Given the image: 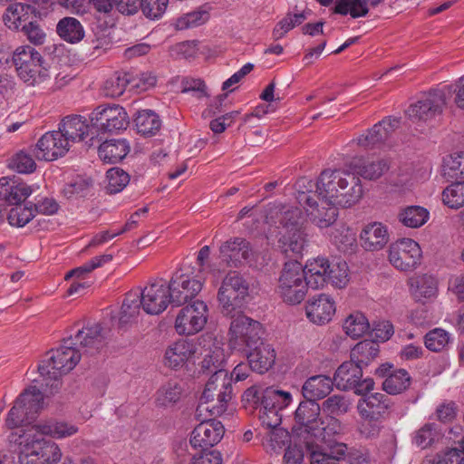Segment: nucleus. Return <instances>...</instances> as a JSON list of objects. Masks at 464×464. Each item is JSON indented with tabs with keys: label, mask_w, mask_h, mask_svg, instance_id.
Returning <instances> with one entry per match:
<instances>
[{
	"label": "nucleus",
	"mask_w": 464,
	"mask_h": 464,
	"mask_svg": "<svg viewBox=\"0 0 464 464\" xmlns=\"http://www.w3.org/2000/svg\"><path fill=\"white\" fill-rule=\"evenodd\" d=\"M9 442L18 464H54L62 458L58 444L41 437L35 430L14 431L9 435Z\"/></svg>",
	"instance_id": "obj_1"
},
{
	"label": "nucleus",
	"mask_w": 464,
	"mask_h": 464,
	"mask_svg": "<svg viewBox=\"0 0 464 464\" xmlns=\"http://www.w3.org/2000/svg\"><path fill=\"white\" fill-rule=\"evenodd\" d=\"M69 343V340H65L63 344L53 350L50 358L38 367L45 386H50L51 390L59 388V378L72 371L81 359L80 351Z\"/></svg>",
	"instance_id": "obj_2"
},
{
	"label": "nucleus",
	"mask_w": 464,
	"mask_h": 464,
	"mask_svg": "<svg viewBox=\"0 0 464 464\" xmlns=\"http://www.w3.org/2000/svg\"><path fill=\"white\" fill-rule=\"evenodd\" d=\"M12 61L19 78L28 86H40L50 81V72L44 66L41 53L29 45L18 46Z\"/></svg>",
	"instance_id": "obj_3"
},
{
	"label": "nucleus",
	"mask_w": 464,
	"mask_h": 464,
	"mask_svg": "<svg viewBox=\"0 0 464 464\" xmlns=\"http://www.w3.org/2000/svg\"><path fill=\"white\" fill-rule=\"evenodd\" d=\"M307 288L302 264L297 261L286 262L277 285V293L283 301L289 304H300L307 294Z\"/></svg>",
	"instance_id": "obj_4"
},
{
	"label": "nucleus",
	"mask_w": 464,
	"mask_h": 464,
	"mask_svg": "<svg viewBox=\"0 0 464 464\" xmlns=\"http://www.w3.org/2000/svg\"><path fill=\"white\" fill-rule=\"evenodd\" d=\"M231 378L226 371H217L208 382L201 395V403L214 402L206 408L212 415H222L227 408V402L232 399Z\"/></svg>",
	"instance_id": "obj_5"
},
{
	"label": "nucleus",
	"mask_w": 464,
	"mask_h": 464,
	"mask_svg": "<svg viewBox=\"0 0 464 464\" xmlns=\"http://www.w3.org/2000/svg\"><path fill=\"white\" fill-rule=\"evenodd\" d=\"M248 293L249 285L239 273H227L218 292L222 313L231 315L237 309L241 308Z\"/></svg>",
	"instance_id": "obj_6"
},
{
	"label": "nucleus",
	"mask_w": 464,
	"mask_h": 464,
	"mask_svg": "<svg viewBox=\"0 0 464 464\" xmlns=\"http://www.w3.org/2000/svg\"><path fill=\"white\" fill-rule=\"evenodd\" d=\"M261 324L246 315L234 318L229 328V346L233 350L246 352L261 342Z\"/></svg>",
	"instance_id": "obj_7"
},
{
	"label": "nucleus",
	"mask_w": 464,
	"mask_h": 464,
	"mask_svg": "<svg viewBox=\"0 0 464 464\" xmlns=\"http://www.w3.org/2000/svg\"><path fill=\"white\" fill-rule=\"evenodd\" d=\"M298 201L304 206L307 219L320 228L328 227L333 225L337 217V207L314 192H302Z\"/></svg>",
	"instance_id": "obj_8"
},
{
	"label": "nucleus",
	"mask_w": 464,
	"mask_h": 464,
	"mask_svg": "<svg viewBox=\"0 0 464 464\" xmlns=\"http://www.w3.org/2000/svg\"><path fill=\"white\" fill-rule=\"evenodd\" d=\"M208 319L207 304L201 300H195L179 311L174 327L179 335H192L203 330Z\"/></svg>",
	"instance_id": "obj_9"
},
{
	"label": "nucleus",
	"mask_w": 464,
	"mask_h": 464,
	"mask_svg": "<svg viewBox=\"0 0 464 464\" xmlns=\"http://www.w3.org/2000/svg\"><path fill=\"white\" fill-rule=\"evenodd\" d=\"M421 258V248L413 239L402 238L389 246V262L397 270L412 271L420 266Z\"/></svg>",
	"instance_id": "obj_10"
},
{
	"label": "nucleus",
	"mask_w": 464,
	"mask_h": 464,
	"mask_svg": "<svg viewBox=\"0 0 464 464\" xmlns=\"http://www.w3.org/2000/svg\"><path fill=\"white\" fill-rule=\"evenodd\" d=\"M92 125L103 132H119L126 130L130 120L125 109L117 104L97 106L90 114Z\"/></svg>",
	"instance_id": "obj_11"
},
{
	"label": "nucleus",
	"mask_w": 464,
	"mask_h": 464,
	"mask_svg": "<svg viewBox=\"0 0 464 464\" xmlns=\"http://www.w3.org/2000/svg\"><path fill=\"white\" fill-rule=\"evenodd\" d=\"M202 286L203 282L192 275L184 273L182 269L176 271L167 285L170 304L180 306L190 302L202 290Z\"/></svg>",
	"instance_id": "obj_12"
},
{
	"label": "nucleus",
	"mask_w": 464,
	"mask_h": 464,
	"mask_svg": "<svg viewBox=\"0 0 464 464\" xmlns=\"http://www.w3.org/2000/svg\"><path fill=\"white\" fill-rule=\"evenodd\" d=\"M445 105V96L440 91L424 93L415 103L411 104L407 113L410 118L428 121L440 114Z\"/></svg>",
	"instance_id": "obj_13"
},
{
	"label": "nucleus",
	"mask_w": 464,
	"mask_h": 464,
	"mask_svg": "<svg viewBox=\"0 0 464 464\" xmlns=\"http://www.w3.org/2000/svg\"><path fill=\"white\" fill-rule=\"evenodd\" d=\"M140 295L142 309L149 314H159L170 304L167 284L163 279L145 286Z\"/></svg>",
	"instance_id": "obj_14"
},
{
	"label": "nucleus",
	"mask_w": 464,
	"mask_h": 464,
	"mask_svg": "<svg viewBox=\"0 0 464 464\" xmlns=\"http://www.w3.org/2000/svg\"><path fill=\"white\" fill-rule=\"evenodd\" d=\"M66 139L61 131L53 130L45 132L37 141L35 157L41 160L53 161L63 157L70 150Z\"/></svg>",
	"instance_id": "obj_15"
},
{
	"label": "nucleus",
	"mask_w": 464,
	"mask_h": 464,
	"mask_svg": "<svg viewBox=\"0 0 464 464\" xmlns=\"http://www.w3.org/2000/svg\"><path fill=\"white\" fill-rule=\"evenodd\" d=\"M225 433L223 424L216 420H208L198 424L190 433L189 442L194 449L211 448L217 445Z\"/></svg>",
	"instance_id": "obj_16"
},
{
	"label": "nucleus",
	"mask_w": 464,
	"mask_h": 464,
	"mask_svg": "<svg viewBox=\"0 0 464 464\" xmlns=\"http://www.w3.org/2000/svg\"><path fill=\"white\" fill-rule=\"evenodd\" d=\"M198 344L203 349L201 352L203 355L201 362L202 369L213 373L217 371H224L223 365L226 357L222 343L213 337L212 334H207L200 336Z\"/></svg>",
	"instance_id": "obj_17"
},
{
	"label": "nucleus",
	"mask_w": 464,
	"mask_h": 464,
	"mask_svg": "<svg viewBox=\"0 0 464 464\" xmlns=\"http://www.w3.org/2000/svg\"><path fill=\"white\" fill-rule=\"evenodd\" d=\"M335 310V302L326 294L315 295L305 304L306 317L317 325L328 324L333 319Z\"/></svg>",
	"instance_id": "obj_18"
},
{
	"label": "nucleus",
	"mask_w": 464,
	"mask_h": 464,
	"mask_svg": "<svg viewBox=\"0 0 464 464\" xmlns=\"http://www.w3.org/2000/svg\"><path fill=\"white\" fill-rule=\"evenodd\" d=\"M321 406L311 401H303L295 412V426L294 430L298 435H313L321 418Z\"/></svg>",
	"instance_id": "obj_19"
},
{
	"label": "nucleus",
	"mask_w": 464,
	"mask_h": 464,
	"mask_svg": "<svg viewBox=\"0 0 464 464\" xmlns=\"http://www.w3.org/2000/svg\"><path fill=\"white\" fill-rule=\"evenodd\" d=\"M363 196L361 179L353 171L348 170L339 194H335L330 203L336 207L351 208L357 204Z\"/></svg>",
	"instance_id": "obj_20"
},
{
	"label": "nucleus",
	"mask_w": 464,
	"mask_h": 464,
	"mask_svg": "<svg viewBox=\"0 0 464 464\" xmlns=\"http://www.w3.org/2000/svg\"><path fill=\"white\" fill-rule=\"evenodd\" d=\"M400 121L396 118H385L357 138V145L364 150L373 149L382 143L398 128Z\"/></svg>",
	"instance_id": "obj_21"
},
{
	"label": "nucleus",
	"mask_w": 464,
	"mask_h": 464,
	"mask_svg": "<svg viewBox=\"0 0 464 464\" xmlns=\"http://www.w3.org/2000/svg\"><path fill=\"white\" fill-rule=\"evenodd\" d=\"M311 464H341L340 459L344 457L347 446L344 443L329 445V450L318 443L305 441Z\"/></svg>",
	"instance_id": "obj_22"
},
{
	"label": "nucleus",
	"mask_w": 464,
	"mask_h": 464,
	"mask_svg": "<svg viewBox=\"0 0 464 464\" xmlns=\"http://www.w3.org/2000/svg\"><path fill=\"white\" fill-rule=\"evenodd\" d=\"M102 327L100 324H92L91 326L83 327L77 331L74 337H70L68 340L69 344H72L80 352L94 353L99 351L103 345V335L102 334Z\"/></svg>",
	"instance_id": "obj_23"
},
{
	"label": "nucleus",
	"mask_w": 464,
	"mask_h": 464,
	"mask_svg": "<svg viewBox=\"0 0 464 464\" xmlns=\"http://www.w3.org/2000/svg\"><path fill=\"white\" fill-rule=\"evenodd\" d=\"M410 292L416 302L432 303L438 296V281L433 276L423 274L409 280Z\"/></svg>",
	"instance_id": "obj_24"
},
{
	"label": "nucleus",
	"mask_w": 464,
	"mask_h": 464,
	"mask_svg": "<svg viewBox=\"0 0 464 464\" xmlns=\"http://www.w3.org/2000/svg\"><path fill=\"white\" fill-rule=\"evenodd\" d=\"M348 173L347 169H325L324 170L316 182V193L318 197L326 199L328 202L335 194H339V190L343 185L344 178Z\"/></svg>",
	"instance_id": "obj_25"
},
{
	"label": "nucleus",
	"mask_w": 464,
	"mask_h": 464,
	"mask_svg": "<svg viewBox=\"0 0 464 464\" xmlns=\"http://www.w3.org/2000/svg\"><path fill=\"white\" fill-rule=\"evenodd\" d=\"M219 252L227 265L233 267H237L248 260L252 254L249 243L241 237H234L224 242L219 247Z\"/></svg>",
	"instance_id": "obj_26"
},
{
	"label": "nucleus",
	"mask_w": 464,
	"mask_h": 464,
	"mask_svg": "<svg viewBox=\"0 0 464 464\" xmlns=\"http://www.w3.org/2000/svg\"><path fill=\"white\" fill-rule=\"evenodd\" d=\"M388 241V228L381 222L365 225L360 233L361 246L366 251H379L386 246Z\"/></svg>",
	"instance_id": "obj_27"
},
{
	"label": "nucleus",
	"mask_w": 464,
	"mask_h": 464,
	"mask_svg": "<svg viewBox=\"0 0 464 464\" xmlns=\"http://www.w3.org/2000/svg\"><path fill=\"white\" fill-rule=\"evenodd\" d=\"M350 168L356 176L366 180H377L389 170L388 161L381 158L353 160Z\"/></svg>",
	"instance_id": "obj_28"
},
{
	"label": "nucleus",
	"mask_w": 464,
	"mask_h": 464,
	"mask_svg": "<svg viewBox=\"0 0 464 464\" xmlns=\"http://www.w3.org/2000/svg\"><path fill=\"white\" fill-rule=\"evenodd\" d=\"M90 126L86 119L81 115L64 117L58 125V130L66 139L70 147L75 142L82 141L89 134Z\"/></svg>",
	"instance_id": "obj_29"
},
{
	"label": "nucleus",
	"mask_w": 464,
	"mask_h": 464,
	"mask_svg": "<svg viewBox=\"0 0 464 464\" xmlns=\"http://www.w3.org/2000/svg\"><path fill=\"white\" fill-rule=\"evenodd\" d=\"M390 408L387 395L380 392L372 393L358 401L357 409L365 420H377L383 416Z\"/></svg>",
	"instance_id": "obj_30"
},
{
	"label": "nucleus",
	"mask_w": 464,
	"mask_h": 464,
	"mask_svg": "<svg viewBox=\"0 0 464 464\" xmlns=\"http://www.w3.org/2000/svg\"><path fill=\"white\" fill-rule=\"evenodd\" d=\"M246 355L247 360L250 363V367L253 371L259 373L267 372L275 362L276 352L274 348L262 341L253 346L252 349H248L244 352Z\"/></svg>",
	"instance_id": "obj_31"
},
{
	"label": "nucleus",
	"mask_w": 464,
	"mask_h": 464,
	"mask_svg": "<svg viewBox=\"0 0 464 464\" xmlns=\"http://www.w3.org/2000/svg\"><path fill=\"white\" fill-rule=\"evenodd\" d=\"M32 193L33 189L24 182L8 177L0 179V199L9 205H21Z\"/></svg>",
	"instance_id": "obj_32"
},
{
	"label": "nucleus",
	"mask_w": 464,
	"mask_h": 464,
	"mask_svg": "<svg viewBox=\"0 0 464 464\" xmlns=\"http://www.w3.org/2000/svg\"><path fill=\"white\" fill-rule=\"evenodd\" d=\"M303 269L308 287L316 290L327 284L329 261L325 257L307 260Z\"/></svg>",
	"instance_id": "obj_33"
},
{
	"label": "nucleus",
	"mask_w": 464,
	"mask_h": 464,
	"mask_svg": "<svg viewBox=\"0 0 464 464\" xmlns=\"http://www.w3.org/2000/svg\"><path fill=\"white\" fill-rule=\"evenodd\" d=\"M362 377V369L351 359L337 368L333 380L338 390L349 391L355 388Z\"/></svg>",
	"instance_id": "obj_34"
},
{
	"label": "nucleus",
	"mask_w": 464,
	"mask_h": 464,
	"mask_svg": "<svg viewBox=\"0 0 464 464\" xmlns=\"http://www.w3.org/2000/svg\"><path fill=\"white\" fill-rule=\"evenodd\" d=\"M27 429L35 430L41 437L50 436L56 440L72 437L79 430L76 425L63 420H48L30 426Z\"/></svg>",
	"instance_id": "obj_35"
},
{
	"label": "nucleus",
	"mask_w": 464,
	"mask_h": 464,
	"mask_svg": "<svg viewBox=\"0 0 464 464\" xmlns=\"http://www.w3.org/2000/svg\"><path fill=\"white\" fill-rule=\"evenodd\" d=\"M280 234L278 246L285 255L288 256L302 255L307 242L304 227L293 229L292 232L281 231Z\"/></svg>",
	"instance_id": "obj_36"
},
{
	"label": "nucleus",
	"mask_w": 464,
	"mask_h": 464,
	"mask_svg": "<svg viewBox=\"0 0 464 464\" xmlns=\"http://www.w3.org/2000/svg\"><path fill=\"white\" fill-rule=\"evenodd\" d=\"M334 384V380L329 376L314 375L304 382L302 392L307 401H315L330 394Z\"/></svg>",
	"instance_id": "obj_37"
},
{
	"label": "nucleus",
	"mask_w": 464,
	"mask_h": 464,
	"mask_svg": "<svg viewBox=\"0 0 464 464\" xmlns=\"http://www.w3.org/2000/svg\"><path fill=\"white\" fill-rule=\"evenodd\" d=\"M196 353L194 344L185 340L174 343L165 352V364L172 369L182 367Z\"/></svg>",
	"instance_id": "obj_38"
},
{
	"label": "nucleus",
	"mask_w": 464,
	"mask_h": 464,
	"mask_svg": "<svg viewBox=\"0 0 464 464\" xmlns=\"http://www.w3.org/2000/svg\"><path fill=\"white\" fill-rule=\"evenodd\" d=\"M35 15L34 7L22 3H15L6 9L3 19L5 24L9 29L18 30L23 28L24 24H27L30 19Z\"/></svg>",
	"instance_id": "obj_39"
},
{
	"label": "nucleus",
	"mask_w": 464,
	"mask_h": 464,
	"mask_svg": "<svg viewBox=\"0 0 464 464\" xmlns=\"http://www.w3.org/2000/svg\"><path fill=\"white\" fill-rule=\"evenodd\" d=\"M130 149V144L124 139L109 140L100 145L98 153L102 161L111 164L123 160Z\"/></svg>",
	"instance_id": "obj_40"
},
{
	"label": "nucleus",
	"mask_w": 464,
	"mask_h": 464,
	"mask_svg": "<svg viewBox=\"0 0 464 464\" xmlns=\"http://www.w3.org/2000/svg\"><path fill=\"white\" fill-rule=\"evenodd\" d=\"M343 425L338 419L326 415V417L321 418L312 437L324 442L325 444L324 447L329 450V445L335 443L332 440V437L343 433Z\"/></svg>",
	"instance_id": "obj_41"
},
{
	"label": "nucleus",
	"mask_w": 464,
	"mask_h": 464,
	"mask_svg": "<svg viewBox=\"0 0 464 464\" xmlns=\"http://www.w3.org/2000/svg\"><path fill=\"white\" fill-rule=\"evenodd\" d=\"M380 352L378 343L372 340L359 342L351 350V359L362 369L373 362Z\"/></svg>",
	"instance_id": "obj_42"
},
{
	"label": "nucleus",
	"mask_w": 464,
	"mask_h": 464,
	"mask_svg": "<svg viewBox=\"0 0 464 464\" xmlns=\"http://www.w3.org/2000/svg\"><path fill=\"white\" fill-rule=\"evenodd\" d=\"M430 218L429 210L421 206H408L398 213L399 221L405 227L411 228H419L422 227Z\"/></svg>",
	"instance_id": "obj_43"
},
{
	"label": "nucleus",
	"mask_w": 464,
	"mask_h": 464,
	"mask_svg": "<svg viewBox=\"0 0 464 464\" xmlns=\"http://www.w3.org/2000/svg\"><path fill=\"white\" fill-rule=\"evenodd\" d=\"M58 35L70 44H76L84 37V29L82 24L74 17L61 19L56 26Z\"/></svg>",
	"instance_id": "obj_44"
},
{
	"label": "nucleus",
	"mask_w": 464,
	"mask_h": 464,
	"mask_svg": "<svg viewBox=\"0 0 464 464\" xmlns=\"http://www.w3.org/2000/svg\"><path fill=\"white\" fill-rule=\"evenodd\" d=\"M330 240L342 252H353L357 246L355 232L343 224L336 226L332 230Z\"/></svg>",
	"instance_id": "obj_45"
},
{
	"label": "nucleus",
	"mask_w": 464,
	"mask_h": 464,
	"mask_svg": "<svg viewBox=\"0 0 464 464\" xmlns=\"http://www.w3.org/2000/svg\"><path fill=\"white\" fill-rule=\"evenodd\" d=\"M343 330L349 337L358 339L369 333L370 323L364 314L356 311L343 320Z\"/></svg>",
	"instance_id": "obj_46"
},
{
	"label": "nucleus",
	"mask_w": 464,
	"mask_h": 464,
	"mask_svg": "<svg viewBox=\"0 0 464 464\" xmlns=\"http://www.w3.org/2000/svg\"><path fill=\"white\" fill-rule=\"evenodd\" d=\"M182 393L183 388L179 382H169L156 392L155 403L159 407H172L180 400Z\"/></svg>",
	"instance_id": "obj_47"
},
{
	"label": "nucleus",
	"mask_w": 464,
	"mask_h": 464,
	"mask_svg": "<svg viewBox=\"0 0 464 464\" xmlns=\"http://www.w3.org/2000/svg\"><path fill=\"white\" fill-rule=\"evenodd\" d=\"M292 401V395L288 392L274 387H267L262 392V406L265 409H276L282 411Z\"/></svg>",
	"instance_id": "obj_48"
},
{
	"label": "nucleus",
	"mask_w": 464,
	"mask_h": 464,
	"mask_svg": "<svg viewBox=\"0 0 464 464\" xmlns=\"http://www.w3.org/2000/svg\"><path fill=\"white\" fill-rule=\"evenodd\" d=\"M134 122L137 131L145 136L156 134L161 124L159 116L151 110L138 111Z\"/></svg>",
	"instance_id": "obj_49"
},
{
	"label": "nucleus",
	"mask_w": 464,
	"mask_h": 464,
	"mask_svg": "<svg viewBox=\"0 0 464 464\" xmlns=\"http://www.w3.org/2000/svg\"><path fill=\"white\" fill-rule=\"evenodd\" d=\"M276 214L282 231L292 232L293 229L304 227V218L298 207L283 206Z\"/></svg>",
	"instance_id": "obj_50"
},
{
	"label": "nucleus",
	"mask_w": 464,
	"mask_h": 464,
	"mask_svg": "<svg viewBox=\"0 0 464 464\" xmlns=\"http://www.w3.org/2000/svg\"><path fill=\"white\" fill-rule=\"evenodd\" d=\"M17 399L33 418L44 408L43 392L35 386L25 389Z\"/></svg>",
	"instance_id": "obj_51"
},
{
	"label": "nucleus",
	"mask_w": 464,
	"mask_h": 464,
	"mask_svg": "<svg viewBox=\"0 0 464 464\" xmlns=\"http://www.w3.org/2000/svg\"><path fill=\"white\" fill-rule=\"evenodd\" d=\"M442 175L448 179H464V153H454L443 159Z\"/></svg>",
	"instance_id": "obj_52"
},
{
	"label": "nucleus",
	"mask_w": 464,
	"mask_h": 464,
	"mask_svg": "<svg viewBox=\"0 0 464 464\" xmlns=\"http://www.w3.org/2000/svg\"><path fill=\"white\" fill-rule=\"evenodd\" d=\"M442 202L452 209L464 207V179L455 180L442 191Z\"/></svg>",
	"instance_id": "obj_53"
},
{
	"label": "nucleus",
	"mask_w": 464,
	"mask_h": 464,
	"mask_svg": "<svg viewBox=\"0 0 464 464\" xmlns=\"http://www.w3.org/2000/svg\"><path fill=\"white\" fill-rule=\"evenodd\" d=\"M410 384L411 377L408 372L401 369L388 374L382 387L387 393L395 395L404 392Z\"/></svg>",
	"instance_id": "obj_54"
},
{
	"label": "nucleus",
	"mask_w": 464,
	"mask_h": 464,
	"mask_svg": "<svg viewBox=\"0 0 464 464\" xmlns=\"http://www.w3.org/2000/svg\"><path fill=\"white\" fill-rule=\"evenodd\" d=\"M140 306L142 307L140 292L128 293L121 305L120 323L125 324L136 318L140 314Z\"/></svg>",
	"instance_id": "obj_55"
},
{
	"label": "nucleus",
	"mask_w": 464,
	"mask_h": 464,
	"mask_svg": "<svg viewBox=\"0 0 464 464\" xmlns=\"http://www.w3.org/2000/svg\"><path fill=\"white\" fill-rule=\"evenodd\" d=\"M289 440L290 436L288 431L278 427L268 430L262 443L266 451L276 453L282 450Z\"/></svg>",
	"instance_id": "obj_56"
},
{
	"label": "nucleus",
	"mask_w": 464,
	"mask_h": 464,
	"mask_svg": "<svg viewBox=\"0 0 464 464\" xmlns=\"http://www.w3.org/2000/svg\"><path fill=\"white\" fill-rule=\"evenodd\" d=\"M131 82L128 73H121L109 78L104 82L102 92L106 97L117 98L121 96L127 86Z\"/></svg>",
	"instance_id": "obj_57"
},
{
	"label": "nucleus",
	"mask_w": 464,
	"mask_h": 464,
	"mask_svg": "<svg viewBox=\"0 0 464 464\" xmlns=\"http://www.w3.org/2000/svg\"><path fill=\"white\" fill-rule=\"evenodd\" d=\"M320 406L324 414L335 417L348 411L350 401L343 395L334 394L324 400Z\"/></svg>",
	"instance_id": "obj_58"
},
{
	"label": "nucleus",
	"mask_w": 464,
	"mask_h": 464,
	"mask_svg": "<svg viewBox=\"0 0 464 464\" xmlns=\"http://www.w3.org/2000/svg\"><path fill=\"white\" fill-rule=\"evenodd\" d=\"M328 282L337 288H343L347 285L349 282V269L345 261L329 263Z\"/></svg>",
	"instance_id": "obj_59"
},
{
	"label": "nucleus",
	"mask_w": 464,
	"mask_h": 464,
	"mask_svg": "<svg viewBox=\"0 0 464 464\" xmlns=\"http://www.w3.org/2000/svg\"><path fill=\"white\" fill-rule=\"evenodd\" d=\"M106 190L109 194L121 192L130 182V176L120 168H111L107 171Z\"/></svg>",
	"instance_id": "obj_60"
},
{
	"label": "nucleus",
	"mask_w": 464,
	"mask_h": 464,
	"mask_svg": "<svg viewBox=\"0 0 464 464\" xmlns=\"http://www.w3.org/2000/svg\"><path fill=\"white\" fill-rule=\"evenodd\" d=\"M440 434L437 431L436 425L426 423L417 430L412 436V443L418 448L426 449L438 440Z\"/></svg>",
	"instance_id": "obj_61"
},
{
	"label": "nucleus",
	"mask_w": 464,
	"mask_h": 464,
	"mask_svg": "<svg viewBox=\"0 0 464 464\" xmlns=\"http://www.w3.org/2000/svg\"><path fill=\"white\" fill-rule=\"evenodd\" d=\"M307 18L306 12H301L298 14H288L285 18L277 23L273 30V35L276 39H280L285 34L293 29L295 26L301 24Z\"/></svg>",
	"instance_id": "obj_62"
},
{
	"label": "nucleus",
	"mask_w": 464,
	"mask_h": 464,
	"mask_svg": "<svg viewBox=\"0 0 464 464\" xmlns=\"http://www.w3.org/2000/svg\"><path fill=\"white\" fill-rule=\"evenodd\" d=\"M424 343L427 349L440 352L450 343V334L441 328H435L426 334Z\"/></svg>",
	"instance_id": "obj_63"
},
{
	"label": "nucleus",
	"mask_w": 464,
	"mask_h": 464,
	"mask_svg": "<svg viewBox=\"0 0 464 464\" xmlns=\"http://www.w3.org/2000/svg\"><path fill=\"white\" fill-rule=\"evenodd\" d=\"M33 419L32 415L27 412L22 404L18 402V399H16L13 407L7 413L5 425L8 429L14 430Z\"/></svg>",
	"instance_id": "obj_64"
}]
</instances>
